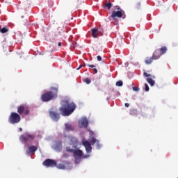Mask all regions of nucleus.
I'll return each instance as SVG.
<instances>
[{
	"label": "nucleus",
	"mask_w": 178,
	"mask_h": 178,
	"mask_svg": "<svg viewBox=\"0 0 178 178\" xmlns=\"http://www.w3.org/2000/svg\"><path fill=\"white\" fill-rule=\"evenodd\" d=\"M82 144L86 148V151L88 154H90L92 151V147H91V143L88 140H83Z\"/></svg>",
	"instance_id": "9"
},
{
	"label": "nucleus",
	"mask_w": 178,
	"mask_h": 178,
	"mask_svg": "<svg viewBox=\"0 0 178 178\" xmlns=\"http://www.w3.org/2000/svg\"><path fill=\"white\" fill-rule=\"evenodd\" d=\"M147 83H149V84H150V86H154L155 85V81H154L152 79V78H147Z\"/></svg>",
	"instance_id": "22"
},
{
	"label": "nucleus",
	"mask_w": 178,
	"mask_h": 178,
	"mask_svg": "<svg viewBox=\"0 0 178 178\" xmlns=\"http://www.w3.org/2000/svg\"><path fill=\"white\" fill-rule=\"evenodd\" d=\"M98 35H104V31L97 29H92V37H93V38H97Z\"/></svg>",
	"instance_id": "10"
},
{
	"label": "nucleus",
	"mask_w": 178,
	"mask_h": 178,
	"mask_svg": "<svg viewBox=\"0 0 178 178\" xmlns=\"http://www.w3.org/2000/svg\"><path fill=\"white\" fill-rule=\"evenodd\" d=\"M143 76H145V77H151V74H149L147 72H144Z\"/></svg>",
	"instance_id": "28"
},
{
	"label": "nucleus",
	"mask_w": 178,
	"mask_h": 178,
	"mask_svg": "<svg viewBox=\"0 0 178 178\" xmlns=\"http://www.w3.org/2000/svg\"><path fill=\"white\" fill-rule=\"evenodd\" d=\"M93 70H94L95 73H98V70H97V68H94Z\"/></svg>",
	"instance_id": "35"
},
{
	"label": "nucleus",
	"mask_w": 178,
	"mask_h": 178,
	"mask_svg": "<svg viewBox=\"0 0 178 178\" xmlns=\"http://www.w3.org/2000/svg\"><path fill=\"white\" fill-rule=\"evenodd\" d=\"M124 106H126V108H129V106H130V104L129 103H125Z\"/></svg>",
	"instance_id": "32"
},
{
	"label": "nucleus",
	"mask_w": 178,
	"mask_h": 178,
	"mask_svg": "<svg viewBox=\"0 0 178 178\" xmlns=\"http://www.w3.org/2000/svg\"><path fill=\"white\" fill-rule=\"evenodd\" d=\"M19 131H23V129L19 128Z\"/></svg>",
	"instance_id": "39"
},
{
	"label": "nucleus",
	"mask_w": 178,
	"mask_h": 178,
	"mask_svg": "<svg viewBox=\"0 0 178 178\" xmlns=\"http://www.w3.org/2000/svg\"><path fill=\"white\" fill-rule=\"evenodd\" d=\"M69 156L67 155V154H63V158H67Z\"/></svg>",
	"instance_id": "36"
},
{
	"label": "nucleus",
	"mask_w": 178,
	"mask_h": 178,
	"mask_svg": "<svg viewBox=\"0 0 178 178\" xmlns=\"http://www.w3.org/2000/svg\"><path fill=\"white\" fill-rule=\"evenodd\" d=\"M26 136L28 140H33V138H35L34 135H33L31 134L26 133Z\"/></svg>",
	"instance_id": "24"
},
{
	"label": "nucleus",
	"mask_w": 178,
	"mask_h": 178,
	"mask_svg": "<svg viewBox=\"0 0 178 178\" xmlns=\"http://www.w3.org/2000/svg\"><path fill=\"white\" fill-rule=\"evenodd\" d=\"M49 115L51 119H52V120H54V122H58V120H59V119H60V114H59L56 111H50L49 112Z\"/></svg>",
	"instance_id": "7"
},
{
	"label": "nucleus",
	"mask_w": 178,
	"mask_h": 178,
	"mask_svg": "<svg viewBox=\"0 0 178 178\" xmlns=\"http://www.w3.org/2000/svg\"><path fill=\"white\" fill-rule=\"evenodd\" d=\"M43 165L44 166H47V168H54L56 166V162L55 160L47 159L43 162Z\"/></svg>",
	"instance_id": "8"
},
{
	"label": "nucleus",
	"mask_w": 178,
	"mask_h": 178,
	"mask_svg": "<svg viewBox=\"0 0 178 178\" xmlns=\"http://www.w3.org/2000/svg\"><path fill=\"white\" fill-rule=\"evenodd\" d=\"M83 67H86V65H83Z\"/></svg>",
	"instance_id": "40"
},
{
	"label": "nucleus",
	"mask_w": 178,
	"mask_h": 178,
	"mask_svg": "<svg viewBox=\"0 0 178 178\" xmlns=\"http://www.w3.org/2000/svg\"><path fill=\"white\" fill-rule=\"evenodd\" d=\"M97 58L98 62H101V60H102V58H101V56H97Z\"/></svg>",
	"instance_id": "30"
},
{
	"label": "nucleus",
	"mask_w": 178,
	"mask_h": 178,
	"mask_svg": "<svg viewBox=\"0 0 178 178\" xmlns=\"http://www.w3.org/2000/svg\"><path fill=\"white\" fill-rule=\"evenodd\" d=\"M90 145H94L95 143H97V144L99 143V140H97L94 136L90 137Z\"/></svg>",
	"instance_id": "19"
},
{
	"label": "nucleus",
	"mask_w": 178,
	"mask_h": 178,
	"mask_svg": "<svg viewBox=\"0 0 178 178\" xmlns=\"http://www.w3.org/2000/svg\"><path fill=\"white\" fill-rule=\"evenodd\" d=\"M38 149V147H37L36 146L34 145H31L28 147V151L27 153L30 154V152H35V151H37Z\"/></svg>",
	"instance_id": "15"
},
{
	"label": "nucleus",
	"mask_w": 178,
	"mask_h": 178,
	"mask_svg": "<svg viewBox=\"0 0 178 178\" xmlns=\"http://www.w3.org/2000/svg\"><path fill=\"white\" fill-rule=\"evenodd\" d=\"M74 157L75 158L76 163H80L81 158H83V151L79 149H75V152L73 154Z\"/></svg>",
	"instance_id": "5"
},
{
	"label": "nucleus",
	"mask_w": 178,
	"mask_h": 178,
	"mask_svg": "<svg viewBox=\"0 0 178 178\" xmlns=\"http://www.w3.org/2000/svg\"><path fill=\"white\" fill-rule=\"evenodd\" d=\"M161 56H162V54H161V51H159V49H158L154 51L152 57H153V59L154 60H158V59H159Z\"/></svg>",
	"instance_id": "13"
},
{
	"label": "nucleus",
	"mask_w": 178,
	"mask_h": 178,
	"mask_svg": "<svg viewBox=\"0 0 178 178\" xmlns=\"http://www.w3.org/2000/svg\"><path fill=\"white\" fill-rule=\"evenodd\" d=\"M112 6H113V4H112V3L111 2H108V1H106V3H104L103 5V8L104 9H105L106 8H107L108 10H111V8H112Z\"/></svg>",
	"instance_id": "17"
},
{
	"label": "nucleus",
	"mask_w": 178,
	"mask_h": 178,
	"mask_svg": "<svg viewBox=\"0 0 178 178\" xmlns=\"http://www.w3.org/2000/svg\"><path fill=\"white\" fill-rule=\"evenodd\" d=\"M83 66H84L83 65H79V67L76 69V70H80L81 67H83Z\"/></svg>",
	"instance_id": "33"
},
{
	"label": "nucleus",
	"mask_w": 178,
	"mask_h": 178,
	"mask_svg": "<svg viewBox=\"0 0 178 178\" xmlns=\"http://www.w3.org/2000/svg\"><path fill=\"white\" fill-rule=\"evenodd\" d=\"M83 158L86 159V158H90V154H86L83 156Z\"/></svg>",
	"instance_id": "31"
},
{
	"label": "nucleus",
	"mask_w": 178,
	"mask_h": 178,
	"mask_svg": "<svg viewBox=\"0 0 178 178\" xmlns=\"http://www.w3.org/2000/svg\"><path fill=\"white\" fill-rule=\"evenodd\" d=\"M8 31H9V29H8V28L6 27H3L0 29V33H2V34H5V33H8Z\"/></svg>",
	"instance_id": "23"
},
{
	"label": "nucleus",
	"mask_w": 178,
	"mask_h": 178,
	"mask_svg": "<svg viewBox=\"0 0 178 178\" xmlns=\"http://www.w3.org/2000/svg\"><path fill=\"white\" fill-rule=\"evenodd\" d=\"M111 17L115 22H118V18L120 19L122 17V19H126V13L119 6H116L111 13Z\"/></svg>",
	"instance_id": "3"
},
{
	"label": "nucleus",
	"mask_w": 178,
	"mask_h": 178,
	"mask_svg": "<svg viewBox=\"0 0 178 178\" xmlns=\"http://www.w3.org/2000/svg\"><path fill=\"white\" fill-rule=\"evenodd\" d=\"M58 47H62V43L61 42H58Z\"/></svg>",
	"instance_id": "37"
},
{
	"label": "nucleus",
	"mask_w": 178,
	"mask_h": 178,
	"mask_svg": "<svg viewBox=\"0 0 178 178\" xmlns=\"http://www.w3.org/2000/svg\"><path fill=\"white\" fill-rule=\"evenodd\" d=\"M134 91H140V88L138 87H133L132 88Z\"/></svg>",
	"instance_id": "29"
},
{
	"label": "nucleus",
	"mask_w": 178,
	"mask_h": 178,
	"mask_svg": "<svg viewBox=\"0 0 178 178\" xmlns=\"http://www.w3.org/2000/svg\"><path fill=\"white\" fill-rule=\"evenodd\" d=\"M76 109V104L69 100H63L61 106L59 108V112L62 116H70Z\"/></svg>",
	"instance_id": "1"
},
{
	"label": "nucleus",
	"mask_w": 178,
	"mask_h": 178,
	"mask_svg": "<svg viewBox=\"0 0 178 178\" xmlns=\"http://www.w3.org/2000/svg\"><path fill=\"white\" fill-rule=\"evenodd\" d=\"M50 91H47L41 96V99L43 102H48L58 98V91L59 90V86H51L50 88Z\"/></svg>",
	"instance_id": "2"
},
{
	"label": "nucleus",
	"mask_w": 178,
	"mask_h": 178,
	"mask_svg": "<svg viewBox=\"0 0 178 178\" xmlns=\"http://www.w3.org/2000/svg\"><path fill=\"white\" fill-rule=\"evenodd\" d=\"M83 81L87 84H90V83H91V79H90L89 78H85Z\"/></svg>",
	"instance_id": "26"
},
{
	"label": "nucleus",
	"mask_w": 178,
	"mask_h": 178,
	"mask_svg": "<svg viewBox=\"0 0 178 178\" xmlns=\"http://www.w3.org/2000/svg\"><path fill=\"white\" fill-rule=\"evenodd\" d=\"M88 67H95V65H88Z\"/></svg>",
	"instance_id": "34"
},
{
	"label": "nucleus",
	"mask_w": 178,
	"mask_h": 178,
	"mask_svg": "<svg viewBox=\"0 0 178 178\" xmlns=\"http://www.w3.org/2000/svg\"><path fill=\"white\" fill-rule=\"evenodd\" d=\"M65 130L67 131H70L72 130H74L73 127L70 124H65Z\"/></svg>",
	"instance_id": "20"
},
{
	"label": "nucleus",
	"mask_w": 178,
	"mask_h": 178,
	"mask_svg": "<svg viewBox=\"0 0 178 178\" xmlns=\"http://www.w3.org/2000/svg\"><path fill=\"white\" fill-rule=\"evenodd\" d=\"M90 136H94V132L90 131Z\"/></svg>",
	"instance_id": "38"
},
{
	"label": "nucleus",
	"mask_w": 178,
	"mask_h": 178,
	"mask_svg": "<svg viewBox=\"0 0 178 178\" xmlns=\"http://www.w3.org/2000/svg\"><path fill=\"white\" fill-rule=\"evenodd\" d=\"M79 127L87 129V127H88V120H87V118H83L79 122Z\"/></svg>",
	"instance_id": "12"
},
{
	"label": "nucleus",
	"mask_w": 178,
	"mask_h": 178,
	"mask_svg": "<svg viewBox=\"0 0 178 178\" xmlns=\"http://www.w3.org/2000/svg\"><path fill=\"white\" fill-rule=\"evenodd\" d=\"M20 120H22L20 115L15 112H12L8 118V122L11 124H16L19 123Z\"/></svg>",
	"instance_id": "4"
},
{
	"label": "nucleus",
	"mask_w": 178,
	"mask_h": 178,
	"mask_svg": "<svg viewBox=\"0 0 178 178\" xmlns=\"http://www.w3.org/2000/svg\"><path fill=\"white\" fill-rule=\"evenodd\" d=\"M17 113L19 115H27L29 113H30V111L29 110V108L24 105H21L17 108Z\"/></svg>",
	"instance_id": "6"
},
{
	"label": "nucleus",
	"mask_w": 178,
	"mask_h": 178,
	"mask_svg": "<svg viewBox=\"0 0 178 178\" xmlns=\"http://www.w3.org/2000/svg\"><path fill=\"white\" fill-rule=\"evenodd\" d=\"M19 140H20L21 143H22L23 144H26L29 141V138H27L26 137H25L23 135L20 136Z\"/></svg>",
	"instance_id": "18"
},
{
	"label": "nucleus",
	"mask_w": 178,
	"mask_h": 178,
	"mask_svg": "<svg viewBox=\"0 0 178 178\" xmlns=\"http://www.w3.org/2000/svg\"><path fill=\"white\" fill-rule=\"evenodd\" d=\"M145 91H149V86H148V84L145 83Z\"/></svg>",
	"instance_id": "27"
},
{
	"label": "nucleus",
	"mask_w": 178,
	"mask_h": 178,
	"mask_svg": "<svg viewBox=\"0 0 178 178\" xmlns=\"http://www.w3.org/2000/svg\"><path fill=\"white\" fill-rule=\"evenodd\" d=\"M77 147L73 145L72 147H67L65 149L66 152H68L69 154H74V152L76 151Z\"/></svg>",
	"instance_id": "14"
},
{
	"label": "nucleus",
	"mask_w": 178,
	"mask_h": 178,
	"mask_svg": "<svg viewBox=\"0 0 178 178\" xmlns=\"http://www.w3.org/2000/svg\"><path fill=\"white\" fill-rule=\"evenodd\" d=\"M154 60H155L153 57H146L145 59V63L146 65H151V63H152V62H154Z\"/></svg>",
	"instance_id": "16"
},
{
	"label": "nucleus",
	"mask_w": 178,
	"mask_h": 178,
	"mask_svg": "<svg viewBox=\"0 0 178 178\" xmlns=\"http://www.w3.org/2000/svg\"><path fill=\"white\" fill-rule=\"evenodd\" d=\"M56 166H57L58 169H66L70 166V162L65 161Z\"/></svg>",
	"instance_id": "11"
},
{
	"label": "nucleus",
	"mask_w": 178,
	"mask_h": 178,
	"mask_svg": "<svg viewBox=\"0 0 178 178\" xmlns=\"http://www.w3.org/2000/svg\"><path fill=\"white\" fill-rule=\"evenodd\" d=\"M116 86H117V87H122V86H123V81H117Z\"/></svg>",
	"instance_id": "25"
},
{
	"label": "nucleus",
	"mask_w": 178,
	"mask_h": 178,
	"mask_svg": "<svg viewBox=\"0 0 178 178\" xmlns=\"http://www.w3.org/2000/svg\"><path fill=\"white\" fill-rule=\"evenodd\" d=\"M168 51V48H166L165 46L162 47L160 49V50H159V51H160V53L161 54V55H163L164 54H166V51Z\"/></svg>",
	"instance_id": "21"
}]
</instances>
